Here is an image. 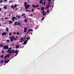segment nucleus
I'll return each instance as SVG.
<instances>
[{"label": "nucleus", "instance_id": "nucleus-55", "mask_svg": "<svg viewBox=\"0 0 74 74\" xmlns=\"http://www.w3.org/2000/svg\"><path fill=\"white\" fill-rule=\"evenodd\" d=\"M41 20H42V21H43V20H44V19L42 18V19H41Z\"/></svg>", "mask_w": 74, "mask_h": 74}, {"label": "nucleus", "instance_id": "nucleus-32", "mask_svg": "<svg viewBox=\"0 0 74 74\" xmlns=\"http://www.w3.org/2000/svg\"><path fill=\"white\" fill-rule=\"evenodd\" d=\"M17 6V4H16L14 5V7H15V8H16V6Z\"/></svg>", "mask_w": 74, "mask_h": 74}, {"label": "nucleus", "instance_id": "nucleus-7", "mask_svg": "<svg viewBox=\"0 0 74 74\" xmlns=\"http://www.w3.org/2000/svg\"><path fill=\"white\" fill-rule=\"evenodd\" d=\"M1 34L2 36H5V35H7V33L4 32L2 33Z\"/></svg>", "mask_w": 74, "mask_h": 74}, {"label": "nucleus", "instance_id": "nucleus-11", "mask_svg": "<svg viewBox=\"0 0 74 74\" xmlns=\"http://www.w3.org/2000/svg\"><path fill=\"white\" fill-rule=\"evenodd\" d=\"M46 10H47V9H49V5H47V7L46 8Z\"/></svg>", "mask_w": 74, "mask_h": 74}, {"label": "nucleus", "instance_id": "nucleus-37", "mask_svg": "<svg viewBox=\"0 0 74 74\" xmlns=\"http://www.w3.org/2000/svg\"><path fill=\"white\" fill-rule=\"evenodd\" d=\"M25 15V14H22V16H24V15Z\"/></svg>", "mask_w": 74, "mask_h": 74}, {"label": "nucleus", "instance_id": "nucleus-49", "mask_svg": "<svg viewBox=\"0 0 74 74\" xmlns=\"http://www.w3.org/2000/svg\"><path fill=\"white\" fill-rule=\"evenodd\" d=\"M11 8H14V6H13V5L11 6Z\"/></svg>", "mask_w": 74, "mask_h": 74}, {"label": "nucleus", "instance_id": "nucleus-57", "mask_svg": "<svg viewBox=\"0 0 74 74\" xmlns=\"http://www.w3.org/2000/svg\"><path fill=\"white\" fill-rule=\"evenodd\" d=\"M47 12H49V10H47Z\"/></svg>", "mask_w": 74, "mask_h": 74}, {"label": "nucleus", "instance_id": "nucleus-47", "mask_svg": "<svg viewBox=\"0 0 74 74\" xmlns=\"http://www.w3.org/2000/svg\"><path fill=\"white\" fill-rule=\"evenodd\" d=\"M1 63H3V60H2V61H1Z\"/></svg>", "mask_w": 74, "mask_h": 74}, {"label": "nucleus", "instance_id": "nucleus-35", "mask_svg": "<svg viewBox=\"0 0 74 74\" xmlns=\"http://www.w3.org/2000/svg\"><path fill=\"white\" fill-rule=\"evenodd\" d=\"M14 19H16V20L18 19V18L15 17H14Z\"/></svg>", "mask_w": 74, "mask_h": 74}, {"label": "nucleus", "instance_id": "nucleus-52", "mask_svg": "<svg viewBox=\"0 0 74 74\" xmlns=\"http://www.w3.org/2000/svg\"><path fill=\"white\" fill-rule=\"evenodd\" d=\"M28 11H29V10H27L26 11V12H28Z\"/></svg>", "mask_w": 74, "mask_h": 74}, {"label": "nucleus", "instance_id": "nucleus-20", "mask_svg": "<svg viewBox=\"0 0 74 74\" xmlns=\"http://www.w3.org/2000/svg\"><path fill=\"white\" fill-rule=\"evenodd\" d=\"M14 36H13L12 37L9 38V39H11L12 38H14Z\"/></svg>", "mask_w": 74, "mask_h": 74}, {"label": "nucleus", "instance_id": "nucleus-41", "mask_svg": "<svg viewBox=\"0 0 74 74\" xmlns=\"http://www.w3.org/2000/svg\"><path fill=\"white\" fill-rule=\"evenodd\" d=\"M23 38H21V39L20 40L21 41H22V40H23Z\"/></svg>", "mask_w": 74, "mask_h": 74}, {"label": "nucleus", "instance_id": "nucleus-64", "mask_svg": "<svg viewBox=\"0 0 74 74\" xmlns=\"http://www.w3.org/2000/svg\"><path fill=\"white\" fill-rule=\"evenodd\" d=\"M42 18L43 19H44V17H43Z\"/></svg>", "mask_w": 74, "mask_h": 74}, {"label": "nucleus", "instance_id": "nucleus-15", "mask_svg": "<svg viewBox=\"0 0 74 74\" xmlns=\"http://www.w3.org/2000/svg\"><path fill=\"white\" fill-rule=\"evenodd\" d=\"M41 10L42 11H43L44 10V7H42V8H41Z\"/></svg>", "mask_w": 74, "mask_h": 74}, {"label": "nucleus", "instance_id": "nucleus-45", "mask_svg": "<svg viewBox=\"0 0 74 74\" xmlns=\"http://www.w3.org/2000/svg\"><path fill=\"white\" fill-rule=\"evenodd\" d=\"M1 52L2 53H4V52L3 51H2Z\"/></svg>", "mask_w": 74, "mask_h": 74}, {"label": "nucleus", "instance_id": "nucleus-17", "mask_svg": "<svg viewBox=\"0 0 74 74\" xmlns=\"http://www.w3.org/2000/svg\"><path fill=\"white\" fill-rule=\"evenodd\" d=\"M13 40H15V41H16V40H17V39L16 38H15V37H14L13 38Z\"/></svg>", "mask_w": 74, "mask_h": 74}, {"label": "nucleus", "instance_id": "nucleus-44", "mask_svg": "<svg viewBox=\"0 0 74 74\" xmlns=\"http://www.w3.org/2000/svg\"><path fill=\"white\" fill-rule=\"evenodd\" d=\"M23 41H24V39L23 40L21 41L20 42H23Z\"/></svg>", "mask_w": 74, "mask_h": 74}, {"label": "nucleus", "instance_id": "nucleus-26", "mask_svg": "<svg viewBox=\"0 0 74 74\" xmlns=\"http://www.w3.org/2000/svg\"><path fill=\"white\" fill-rule=\"evenodd\" d=\"M6 30L7 31V32H8V29L7 28H6Z\"/></svg>", "mask_w": 74, "mask_h": 74}, {"label": "nucleus", "instance_id": "nucleus-8", "mask_svg": "<svg viewBox=\"0 0 74 74\" xmlns=\"http://www.w3.org/2000/svg\"><path fill=\"white\" fill-rule=\"evenodd\" d=\"M9 56H10V55H9L5 56L4 57V58H4V59H7V57H9Z\"/></svg>", "mask_w": 74, "mask_h": 74}, {"label": "nucleus", "instance_id": "nucleus-18", "mask_svg": "<svg viewBox=\"0 0 74 74\" xmlns=\"http://www.w3.org/2000/svg\"><path fill=\"white\" fill-rule=\"evenodd\" d=\"M9 22L10 24H12V21H9Z\"/></svg>", "mask_w": 74, "mask_h": 74}, {"label": "nucleus", "instance_id": "nucleus-63", "mask_svg": "<svg viewBox=\"0 0 74 74\" xmlns=\"http://www.w3.org/2000/svg\"><path fill=\"white\" fill-rule=\"evenodd\" d=\"M0 11H1V8H0Z\"/></svg>", "mask_w": 74, "mask_h": 74}, {"label": "nucleus", "instance_id": "nucleus-2", "mask_svg": "<svg viewBox=\"0 0 74 74\" xmlns=\"http://www.w3.org/2000/svg\"><path fill=\"white\" fill-rule=\"evenodd\" d=\"M9 48V47H8V45H4L3 47V48L4 49H8Z\"/></svg>", "mask_w": 74, "mask_h": 74}, {"label": "nucleus", "instance_id": "nucleus-3", "mask_svg": "<svg viewBox=\"0 0 74 74\" xmlns=\"http://www.w3.org/2000/svg\"><path fill=\"white\" fill-rule=\"evenodd\" d=\"M13 51V49H12L11 50H10V51H7V53H10V54H11V53H12V52L11 51Z\"/></svg>", "mask_w": 74, "mask_h": 74}, {"label": "nucleus", "instance_id": "nucleus-23", "mask_svg": "<svg viewBox=\"0 0 74 74\" xmlns=\"http://www.w3.org/2000/svg\"><path fill=\"white\" fill-rule=\"evenodd\" d=\"M7 6H4V9H7Z\"/></svg>", "mask_w": 74, "mask_h": 74}, {"label": "nucleus", "instance_id": "nucleus-58", "mask_svg": "<svg viewBox=\"0 0 74 74\" xmlns=\"http://www.w3.org/2000/svg\"><path fill=\"white\" fill-rule=\"evenodd\" d=\"M9 16H11V14H9Z\"/></svg>", "mask_w": 74, "mask_h": 74}, {"label": "nucleus", "instance_id": "nucleus-50", "mask_svg": "<svg viewBox=\"0 0 74 74\" xmlns=\"http://www.w3.org/2000/svg\"><path fill=\"white\" fill-rule=\"evenodd\" d=\"M11 34H12L11 33H10L9 34V36H11Z\"/></svg>", "mask_w": 74, "mask_h": 74}, {"label": "nucleus", "instance_id": "nucleus-9", "mask_svg": "<svg viewBox=\"0 0 74 74\" xmlns=\"http://www.w3.org/2000/svg\"><path fill=\"white\" fill-rule=\"evenodd\" d=\"M24 33H25V32L27 31V28L25 27L24 28Z\"/></svg>", "mask_w": 74, "mask_h": 74}, {"label": "nucleus", "instance_id": "nucleus-46", "mask_svg": "<svg viewBox=\"0 0 74 74\" xmlns=\"http://www.w3.org/2000/svg\"><path fill=\"white\" fill-rule=\"evenodd\" d=\"M12 53H15V52H14V50H13L12 52Z\"/></svg>", "mask_w": 74, "mask_h": 74}, {"label": "nucleus", "instance_id": "nucleus-34", "mask_svg": "<svg viewBox=\"0 0 74 74\" xmlns=\"http://www.w3.org/2000/svg\"><path fill=\"white\" fill-rule=\"evenodd\" d=\"M17 25H21V23H17Z\"/></svg>", "mask_w": 74, "mask_h": 74}, {"label": "nucleus", "instance_id": "nucleus-24", "mask_svg": "<svg viewBox=\"0 0 74 74\" xmlns=\"http://www.w3.org/2000/svg\"><path fill=\"white\" fill-rule=\"evenodd\" d=\"M16 17H18V19H20L21 18V17L18 16H16Z\"/></svg>", "mask_w": 74, "mask_h": 74}, {"label": "nucleus", "instance_id": "nucleus-33", "mask_svg": "<svg viewBox=\"0 0 74 74\" xmlns=\"http://www.w3.org/2000/svg\"><path fill=\"white\" fill-rule=\"evenodd\" d=\"M27 41H28L29 40H30V38L29 37H29H27Z\"/></svg>", "mask_w": 74, "mask_h": 74}, {"label": "nucleus", "instance_id": "nucleus-29", "mask_svg": "<svg viewBox=\"0 0 74 74\" xmlns=\"http://www.w3.org/2000/svg\"><path fill=\"white\" fill-rule=\"evenodd\" d=\"M3 1L2 0H1L0 1V3H3Z\"/></svg>", "mask_w": 74, "mask_h": 74}, {"label": "nucleus", "instance_id": "nucleus-16", "mask_svg": "<svg viewBox=\"0 0 74 74\" xmlns=\"http://www.w3.org/2000/svg\"><path fill=\"white\" fill-rule=\"evenodd\" d=\"M40 4H41L42 3V4H43V1L41 0L40 1Z\"/></svg>", "mask_w": 74, "mask_h": 74}, {"label": "nucleus", "instance_id": "nucleus-51", "mask_svg": "<svg viewBox=\"0 0 74 74\" xmlns=\"http://www.w3.org/2000/svg\"><path fill=\"white\" fill-rule=\"evenodd\" d=\"M33 14H31V16H32H32H33Z\"/></svg>", "mask_w": 74, "mask_h": 74}, {"label": "nucleus", "instance_id": "nucleus-59", "mask_svg": "<svg viewBox=\"0 0 74 74\" xmlns=\"http://www.w3.org/2000/svg\"><path fill=\"white\" fill-rule=\"evenodd\" d=\"M10 60L9 59L8 60V62H9L10 61Z\"/></svg>", "mask_w": 74, "mask_h": 74}, {"label": "nucleus", "instance_id": "nucleus-1", "mask_svg": "<svg viewBox=\"0 0 74 74\" xmlns=\"http://www.w3.org/2000/svg\"><path fill=\"white\" fill-rule=\"evenodd\" d=\"M25 9L26 10H27L28 8H29V7H30V5H25Z\"/></svg>", "mask_w": 74, "mask_h": 74}, {"label": "nucleus", "instance_id": "nucleus-43", "mask_svg": "<svg viewBox=\"0 0 74 74\" xmlns=\"http://www.w3.org/2000/svg\"><path fill=\"white\" fill-rule=\"evenodd\" d=\"M17 34H18V35H20V34H19V32H18L17 33Z\"/></svg>", "mask_w": 74, "mask_h": 74}, {"label": "nucleus", "instance_id": "nucleus-40", "mask_svg": "<svg viewBox=\"0 0 74 74\" xmlns=\"http://www.w3.org/2000/svg\"><path fill=\"white\" fill-rule=\"evenodd\" d=\"M12 41H13V39H10V41H11V42H12Z\"/></svg>", "mask_w": 74, "mask_h": 74}, {"label": "nucleus", "instance_id": "nucleus-25", "mask_svg": "<svg viewBox=\"0 0 74 74\" xmlns=\"http://www.w3.org/2000/svg\"><path fill=\"white\" fill-rule=\"evenodd\" d=\"M50 3H51V1H49V3L47 4V5H50Z\"/></svg>", "mask_w": 74, "mask_h": 74}, {"label": "nucleus", "instance_id": "nucleus-42", "mask_svg": "<svg viewBox=\"0 0 74 74\" xmlns=\"http://www.w3.org/2000/svg\"><path fill=\"white\" fill-rule=\"evenodd\" d=\"M34 10V8L32 9V12H33V11Z\"/></svg>", "mask_w": 74, "mask_h": 74}, {"label": "nucleus", "instance_id": "nucleus-53", "mask_svg": "<svg viewBox=\"0 0 74 74\" xmlns=\"http://www.w3.org/2000/svg\"><path fill=\"white\" fill-rule=\"evenodd\" d=\"M7 1V0H4V1L5 2V1Z\"/></svg>", "mask_w": 74, "mask_h": 74}, {"label": "nucleus", "instance_id": "nucleus-60", "mask_svg": "<svg viewBox=\"0 0 74 74\" xmlns=\"http://www.w3.org/2000/svg\"><path fill=\"white\" fill-rule=\"evenodd\" d=\"M1 20H4V18H2Z\"/></svg>", "mask_w": 74, "mask_h": 74}, {"label": "nucleus", "instance_id": "nucleus-48", "mask_svg": "<svg viewBox=\"0 0 74 74\" xmlns=\"http://www.w3.org/2000/svg\"><path fill=\"white\" fill-rule=\"evenodd\" d=\"M4 19H8V18H5Z\"/></svg>", "mask_w": 74, "mask_h": 74}, {"label": "nucleus", "instance_id": "nucleus-56", "mask_svg": "<svg viewBox=\"0 0 74 74\" xmlns=\"http://www.w3.org/2000/svg\"><path fill=\"white\" fill-rule=\"evenodd\" d=\"M13 33L14 34H16V33L15 32H14Z\"/></svg>", "mask_w": 74, "mask_h": 74}, {"label": "nucleus", "instance_id": "nucleus-21", "mask_svg": "<svg viewBox=\"0 0 74 74\" xmlns=\"http://www.w3.org/2000/svg\"><path fill=\"white\" fill-rule=\"evenodd\" d=\"M27 2H25L24 3V5H27Z\"/></svg>", "mask_w": 74, "mask_h": 74}, {"label": "nucleus", "instance_id": "nucleus-30", "mask_svg": "<svg viewBox=\"0 0 74 74\" xmlns=\"http://www.w3.org/2000/svg\"><path fill=\"white\" fill-rule=\"evenodd\" d=\"M24 22H25L26 23V22H27V20H26V19H25Z\"/></svg>", "mask_w": 74, "mask_h": 74}, {"label": "nucleus", "instance_id": "nucleus-62", "mask_svg": "<svg viewBox=\"0 0 74 74\" xmlns=\"http://www.w3.org/2000/svg\"><path fill=\"white\" fill-rule=\"evenodd\" d=\"M9 3H11V2L10 1H9Z\"/></svg>", "mask_w": 74, "mask_h": 74}, {"label": "nucleus", "instance_id": "nucleus-36", "mask_svg": "<svg viewBox=\"0 0 74 74\" xmlns=\"http://www.w3.org/2000/svg\"><path fill=\"white\" fill-rule=\"evenodd\" d=\"M6 42H10V40H7Z\"/></svg>", "mask_w": 74, "mask_h": 74}, {"label": "nucleus", "instance_id": "nucleus-14", "mask_svg": "<svg viewBox=\"0 0 74 74\" xmlns=\"http://www.w3.org/2000/svg\"><path fill=\"white\" fill-rule=\"evenodd\" d=\"M14 19H15V18H14V17H13L12 18V20L13 21V22H14V21H15V20H14Z\"/></svg>", "mask_w": 74, "mask_h": 74}, {"label": "nucleus", "instance_id": "nucleus-13", "mask_svg": "<svg viewBox=\"0 0 74 74\" xmlns=\"http://www.w3.org/2000/svg\"><path fill=\"white\" fill-rule=\"evenodd\" d=\"M32 30H33V29H30L29 30H28V33L29 32H31V31H32Z\"/></svg>", "mask_w": 74, "mask_h": 74}, {"label": "nucleus", "instance_id": "nucleus-4", "mask_svg": "<svg viewBox=\"0 0 74 74\" xmlns=\"http://www.w3.org/2000/svg\"><path fill=\"white\" fill-rule=\"evenodd\" d=\"M32 5L33 8H36H36H37L38 7V5H36V6L34 5Z\"/></svg>", "mask_w": 74, "mask_h": 74}, {"label": "nucleus", "instance_id": "nucleus-61", "mask_svg": "<svg viewBox=\"0 0 74 74\" xmlns=\"http://www.w3.org/2000/svg\"><path fill=\"white\" fill-rule=\"evenodd\" d=\"M52 7V5H51L50 6H49V7Z\"/></svg>", "mask_w": 74, "mask_h": 74}, {"label": "nucleus", "instance_id": "nucleus-28", "mask_svg": "<svg viewBox=\"0 0 74 74\" xmlns=\"http://www.w3.org/2000/svg\"><path fill=\"white\" fill-rule=\"evenodd\" d=\"M11 49V48H10L8 49V51H10Z\"/></svg>", "mask_w": 74, "mask_h": 74}, {"label": "nucleus", "instance_id": "nucleus-12", "mask_svg": "<svg viewBox=\"0 0 74 74\" xmlns=\"http://www.w3.org/2000/svg\"><path fill=\"white\" fill-rule=\"evenodd\" d=\"M27 41H25L24 42V45H26V44H27Z\"/></svg>", "mask_w": 74, "mask_h": 74}, {"label": "nucleus", "instance_id": "nucleus-54", "mask_svg": "<svg viewBox=\"0 0 74 74\" xmlns=\"http://www.w3.org/2000/svg\"><path fill=\"white\" fill-rule=\"evenodd\" d=\"M48 1H51V0H47Z\"/></svg>", "mask_w": 74, "mask_h": 74}, {"label": "nucleus", "instance_id": "nucleus-22", "mask_svg": "<svg viewBox=\"0 0 74 74\" xmlns=\"http://www.w3.org/2000/svg\"><path fill=\"white\" fill-rule=\"evenodd\" d=\"M5 63H8V61H7V60H5Z\"/></svg>", "mask_w": 74, "mask_h": 74}, {"label": "nucleus", "instance_id": "nucleus-38", "mask_svg": "<svg viewBox=\"0 0 74 74\" xmlns=\"http://www.w3.org/2000/svg\"><path fill=\"white\" fill-rule=\"evenodd\" d=\"M43 4L44 5H45V2H44L43 3Z\"/></svg>", "mask_w": 74, "mask_h": 74}, {"label": "nucleus", "instance_id": "nucleus-27", "mask_svg": "<svg viewBox=\"0 0 74 74\" xmlns=\"http://www.w3.org/2000/svg\"><path fill=\"white\" fill-rule=\"evenodd\" d=\"M24 39H25V40H26L27 41V38H24Z\"/></svg>", "mask_w": 74, "mask_h": 74}, {"label": "nucleus", "instance_id": "nucleus-5", "mask_svg": "<svg viewBox=\"0 0 74 74\" xmlns=\"http://www.w3.org/2000/svg\"><path fill=\"white\" fill-rule=\"evenodd\" d=\"M14 53H16V54L15 55V56H16L17 54L18 53V50H16L14 52Z\"/></svg>", "mask_w": 74, "mask_h": 74}, {"label": "nucleus", "instance_id": "nucleus-39", "mask_svg": "<svg viewBox=\"0 0 74 74\" xmlns=\"http://www.w3.org/2000/svg\"><path fill=\"white\" fill-rule=\"evenodd\" d=\"M4 57V55H2L1 56V58H3Z\"/></svg>", "mask_w": 74, "mask_h": 74}, {"label": "nucleus", "instance_id": "nucleus-6", "mask_svg": "<svg viewBox=\"0 0 74 74\" xmlns=\"http://www.w3.org/2000/svg\"><path fill=\"white\" fill-rule=\"evenodd\" d=\"M19 45H17L16 47V48L17 49H18V48H20L21 49V48H22V47H20V46H19Z\"/></svg>", "mask_w": 74, "mask_h": 74}, {"label": "nucleus", "instance_id": "nucleus-19", "mask_svg": "<svg viewBox=\"0 0 74 74\" xmlns=\"http://www.w3.org/2000/svg\"><path fill=\"white\" fill-rule=\"evenodd\" d=\"M18 23V22H16L15 23V25L16 26V25H17V24Z\"/></svg>", "mask_w": 74, "mask_h": 74}, {"label": "nucleus", "instance_id": "nucleus-31", "mask_svg": "<svg viewBox=\"0 0 74 74\" xmlns=\"http://www.w3.org/2000/svg\"><path fill=\"white\" fill-rule=\"evenodd\" d=\"M0 47H4V45H0Z\"/></svg>", "mask_w": 74, "mask_h": 74}, {"label": "nucleus", "instance_id": "nucleus-10", "mask_svg": "<svg viewBox=\"0 0 74 74\" xmlns=\"http://www.w3.org/2000/svg\"><path fill=\"white\" fill-rule=\"evenodd\" d=\"M47 12H46L45 13H44V11H43L42 12V13L43 14V16H44L45 14H46V13Z\"/></svg>", "mask_w": 74, "mask_h": 74}]
</instances>
